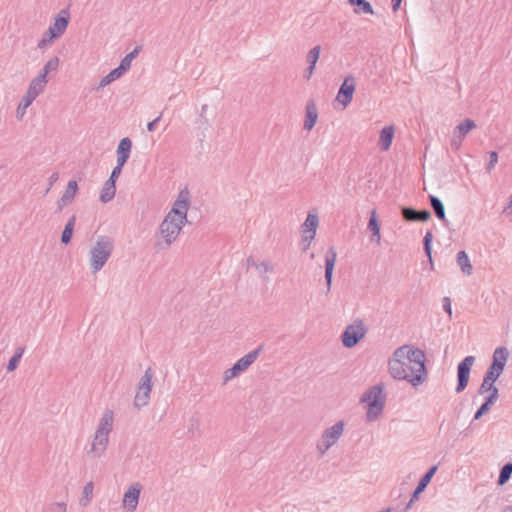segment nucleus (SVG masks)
<instances>
[{
	"label": "nucleus",
	"instance_id": "1",
	"mask_svg": "<svg viewBox=\"0 0 512 512\" xmlns=\"http://www.w3.org/2000/svg\"><path fill=\"white\" fill-rule=\"evenodd\" d=\"M394 356L409 361V370L414 373L410 379L412 386L418 387L426 381L428 371L425 364L426 355L423 350L410 345H402L394 351Z\"/></svg>",
	"mask_w": 512,
	"mask_h": 512
},
{
	"label": "nucleus",
	"instance_id": "2",
	"mask_svg": "<svg viewBox=\"0 0 512 512\" xmlns=\"http://www.w3.org/2000/svg\"><path fill=\"white\" fill-rule=\"evenodd\" d=\"M508 357L509 351L506 347L501 346L495 349L492 356V362L488 367L484 375L483 382L478 389L479 394L487 393L492 389L495 382L503 373Z\"/></svg>",
	"mask_w": 512,
	"mask_h": 512
},
{
	"label": "nucleus",
	"instance_id": "3",
	"mask_svg": "<svg viewBox=\"0 0 512 512\" xmlns=\"http://www.w3.org/2000/svg\"><path fill=\"white\" fill-rule=\"evenodd\" d=\"M383 391L384 385L383 383H379L370 387L360 398V402L367 403L368 410L366 412V419L369 422L378 419L383 412L386 402V395Z\"/></svg>",
	"mask_w": 512,
	"mask_h": 512
},
{
	"label": "nucleus",
	"instance_id": "4",
	"mask_svg": "<svg viewBox=\"0 0 512 512\" xmlns=\"http://www.w3.org/2000/svg\"><path fill=\"white\" fill-rule=\"evenodd\" d=\"M185 224L182 220L166 215L159 226V233L163 240L156 242V249L158 251L168 249L177 239Z\"/></svg>",
	"mask_w": 512,
	"mask_h": 512
},
{
	"label": "nucleus",
	"instance_id": "5",
	"mask_svg": "<svg viewBox=\"0 0 512 512\" xmlns=\"http://www.w3.org/2000/svg\"><path fill=\"white\" fill-rule=\"evenodd\" d=\"M114 249V242L109 236H99L95 245L92 247L91 254V266L93 272H97L102 269L110 258Z\"/></svg>",
	"mask_w": 512,
	"mask_h": 512
},
{
	"label": "nucleus",
	"instance_id": "6",
	"mask_svg": "<svg viewBox=\"0 0 512 512\" xmlns=\"http://www.w3.org/2000/svg\"><path fill=\"white\" fill-rule=\"evenodd\" d=\"M263 350V345H259L255 350L249 352L244 357L237 360L232 367L227 369L223 375V385L237 377L242 372L246 371L258 358L261 351Z\"/></svg>",
	"mask_w": 512,
	"mask_h": 512
},
{
	"label": "nucleus",
	"instance_id": "7",
	"mask_svg": "<svg viewBox=\"0 0 512 512\" xmlns=\"http://www.w3.org/2000/svg\"><path fill=\"white\" fill-rule=\"evenodd\" d=\"M367 328L361 319H356L352 324L348 325L341 335V341L344 347L353 348L366 335Z\"/></svg>",
	"mask_w": 512,
	"mask_h": 512
},
{
	"label": "nucleus",
	"instance_id": "8",
	"mask_svg": "<svg viewBox=\"0 0 512 512\" xmlns=\"http://www.w3.org/2000/svg\"><path fill=\"white\" fill-rule=\"evenodd\" d=\"M152 377L153 371L151 367H148L144 375L140 378L138 384L137 392L134 398L135 407L141 408L148 404L150 392L152 390Z\"/></svg>",
	"mask_w": 512,
	"mask_h": 512
},
{
	"label": "nucleus",
	"instance_id": "9",
	"mask_svg": "<svg viewBox=\"0 0 512 512\" xmlns=\"http://www.w3.org/2000/svg\"><path fill=\"white\" fill-rule=\"evenodd\" d=\"M190 206L189 200V192L188 190H182L178 194L177 199L175 200L171 210L168 212V216L175 217L178 220H182L185 223H188L187 220V212Z\"/></svg>",
	"mask_w": 512,
	"mask_h": 512
},
{
	"label": "nucleus",
	"instance_id": "10",
	"mask_svg": "<svg viewBox=\"0 0 512 512\" xmlns=\"http://www.w3.org/2000/svg\"><path fill=\"white\" fill-rule=\"evenodd\" d=\"M475 362L474 356H466L457 366L456 393L464 391L468 385L471 368Z\"/></svg>",
	"mask_w": 512,
	"mask_h": 512
},
{
	"label": "nucleus",
	"instance_id": "11",
	"mask_svg": "<svg viewBox=\"0 0 512 512\" xmlns=\"http://www.w3.org/2000/svg\"><path fill=\"white\" fill-rule=\"evenodd\" d=\"M475 127L476 123L470 118H466L460 124H458L453 130V137L450 142L451 148L455 151H458L462 145V140Z\"/></svg>",
	"mask_w": 512,
	"mask_h": 512
},
{
	"label": "nucleus",
	"instance_id": "12",
	"mask_svg": "<svg viewBox=\"0 0 512 512\" xmlns=\"http://www.w3.org/2000/svg\"><path fill=\"white\" fill-rule=\"evenodd\" d=\"M405 366V360L401 357L394 356V353L388 361V370L392 378L396 380H405L410 383V379H412L411 376H414V373H408Z\"/></svg>",
	"mask_w": 512,
	"mask_h": 512
},
{
	"label": "nucleus",
	"instance_id": "13",
	"mask_svg": "<svg viewBox=\"0 0 512 512\" xmlns=\"http://www.w3.org/2000/svg\"><path fill=\"white\" fill-rule=\"evenodd\" d=\"M355 92V78L353 75H348L344 78L343 83L337 93L336 99L343 104L344 107L348 106Z\"/></svg>",
	"mask_w": 512,
	"mask_h": 512
},
{
	"label": "nucleus",
	"instance_id": "14",
	"mask_svg": "<svg viewBox=\"0 0 512 512\" xmlns=\"http://www.w3.org/2000/svg\"><path fill=\"white\" fill-rule=\"evenodd\" d=\"M318 224V216L309 212L302 225L303 240L308 241V244L303 247L304 252L310 247L312 240L315 238Z\"/></svg>",
	"mask_w": 512,
	"mask_h": 512
},
{
	"label": "nucleus",
	"instance_id": "15",
	"mask_svg": "<svg viewBox=\"0 0 512 512\" xmlns=\"http://www.w3.org/2000/svg\"><path fill=\"white\" fill-rule=\"evenodd\" d=\"M401 215L406 222H426L431 218L428 209L417 210L411 206H402Z\"/></svg>",
	"mask_w": 512,
	"mask_h": 512
},
{
	"label": "nucleus",
	"instance_id": "16",
	"mask_svg": "<svg viewBox=\"0 0 512 512\" xmlns=\"http://www.w3.org/2000/svg\"><path fill=\"white\" fill-rule=\"evenodd\" d=\"M337 260V252L334 246H331L327 249L325 254V282L327 286V292L331 290L332 280H333V272L335 268V263Z\"/></svg>",
	"mask_w": 512,
	"mask_h": 512
},
{
	"label": "nucleus",
	"instance_id": "17",
	"mask_svg": "<svg viewBox=\"0 0 512 512\" xmlns=\"http://www.w3.org/2000/svg\"><path fill=\"white\" fill-rule=\"evenodd\" d=\"M69 20L70 18L68 9H62L54 18V23L49 26L48 30L51 34L60 37L66 31L69 24Z\"/></svg>",
	"mask_w": 512,
	"mask_h": 512
},
{
	"label": "nucleus",
	"instance_id": "18",
	"mask_svg": "<svg viewBox=\"0 0 512 512\" xmlns=\"http://www.w3.org/2000/svg\"><path fill=\"white\" fill-rule=\"evenodd\" d=\"M142 486L139 483L132 484L125 492L123 505L130 511H135L139 502Z\"/></svg>",
	"mask_w": 512,
	"mask_h": 512
},
{
	"label": "nucleus",
	"instance_id": "19",
	"mask_svg": "<svg viewBox=\"0 0 512 512\" xmlns=\"http://www.w3.org/2000/svg\"><path fill=\"white\" fill-rule=\"evenodd\" d=\"M108 441L109 435L96 431L92 441L91 450L88 453L93 454L94 457H100L106 450Z\"/></svg>",
	"mask_w": 512,
	"mask_h": 512
},
{
	"label": "nucleus",
	"instance_id": "20",
	"mask_svg": "<svg viewBox=\"0 0 512 512\" xmlns=\"http://www.w3.org/2000/svg\"><path fill=\"white\" fill-rule=\"evenodd\" d=\"M437 469H438V466L437 465H432L426 472L425 474L420 478L416 488L414 489V491L412 492V501H416L419 499V496L422 492H424V490L426 489V487L429 485V483L431 482V479L432 477L435 475V473L437 472Z\"/></svg>",
	"mask_w": 512,
	"mask_h": 512
},
{
	"label": "nucleus",
	"instance_id": "21",
	"mask_svg": "<svg viewBox=\"0 0 512 512\" xmlns=\"http://www.w3.org/2000/svg\"><path fill=\"white\" fill-rule=\"evenodd\" d=\"M318 119V110L314 100L308 101L305 111L304 129L310 131L315 126Z\"/></svg>",
	"mask_w": 512,
	"mask_h": 512
},
{
	"label": "nucleus",
	"instance_id": "22",
	"mask_svg": "<svg viewBox=\"0 0 512 512\" xmlns=\"http://www.w3.org/2000/svg\"><path fill=\"white\" fill-rule=\"evenodd\" d=\"M429 203L434 211L435 216L443 223L445 227H449V221L446 218L445 207L441 199L435 195H429Z\"/></svg>",
	"mask_w": 512,
	"mask_h": 512
},
{
	"label": "nucleus",
	"instance_id": "23",
	"mask_svg": "<svg viewBox=\"0 0 512 512\" xmlns=\"http://www.w3.org/2000/svg\"><path fill=\"white\" fill-rule=\"evenodd\" d=\"M394 138V126H385L380 131L378 146L382 151H388Z\"/></svg>",
	"mask_w": 512,
	"mask_h": 512
},
{
	"label": "nucleus",
	"instance_id": "24",
	"mask_svg": "<svg viewBox=\"0 0 512 512\" xmlns=\"http://www.w3.org/2000/svg\"><path fill=\"white\" fill-rule=\"evenodd\" d=\"M345 423L344 421H338L333 426L325 429L322 433V437L326 440L333 441V445L335 442L341 437L344 431Z\"/></svg>",
	"mask_w": 512,
	"mask_h": 512
},
{
	"label": "nucleus",
	"instance_id": "25",
	"mask_svg": "<svg viewBox=\"0 0 512 512\" xmlns=\"http://www.w3.org/2000/svg\"><path fill=\"white\" fill-rule=\"evenodd\" d=\"M113 420H114V413L112 410L107 409L104 413L102 418L100 419L98 428L96 431L103 432L104 434L109 435L113 428Z\"/></svg>",
	"mask_w": 512,
	"mask_h": 512
},
{
	"label": "nucleus",
	"instance_id": "26",
	"mask_svg": "<svg viewBox=\"0 0 512 512\" xmlns=\"http://www.w3.org/2000/svg\"><path fill=\"white\" fill-rule=\"evenodd\" d=\"M115 193H116V183L113 182L112 179H108L103 185V188L100 192L99 200L102 203H107L115 197Z\"/></svg>",
	"mask_w": 512,
	"mask_h": 512
},
{
	"label": "nucleus",
	"instance_id": "27",
	"mask_svg": "<svg viewBox=\"0 0 512 512\" xmlns=\"http://www.w3.org/2000/svg\"><path fill=\"white\" fill-rule=\"evenodd\" d=\"M47 83H48L47 79H44L42 76L37 75L30 82L27 92H29L30 94H32L35 97H38L39 94H41L44 91Z\"/></svg>",
	"mask_w": 512,
	"mask_h": 512
},
{
	"label": "nucleus",
	"instance_id": "28",
	"mask_svg": "<svg viewBox=\"0 0 512 512\" xmlns=\"http://www.w3.org/2000/svg\"><path fill=\"white\" fill-rule=\"evenodd\" d=\"M354 7L356 14H374V10L370 2L366 0H347Z\"/></svg>",
	"mask_w": 512,
	"mask_h": 512
},
{
	"label": "nucleus",
	"instance_id": "29",
	"mask_svg": "<svg viewBox=\"0 0 512 512\" xmlns=\"http://www.w3.org/2000/svg\"><path fill=\"white\" fill-rule=\"evenodd\" d=\"M76 223V216L72 215L69 220L67 221L66 225L64 226V229L62 231L61 235V243L64 245H68L71 242L74 227Z\"/></svg>",
	"mask_w": 512,
	"mask_h": 512
},
{
	"label": "nucleus",
	"instance_id": "30",
	"mask_svg": "<svg viewBox=\"0 0 512 512\" xmlns=\"http://www.w3.org/2000/svg\"><path fill=\"white\" fill-rule=\"evenodd\" d=\"M456 261L461 271L465 275H471L473 267L471 265L470 259L465 251H459L457 253Z\"/></svg>",
	"mask_w": 512,
	"mask_h": 512
},
{
	"label": "nucleus",
	"instance_id": "31",
	"mask_svg": "<svg viewBox=\"0 0 512 512\" xmlns=\"http://www.w3.org/2000/svg\"><path fill=\"white\" fill-rule=\"evenodd\" d=\"M60 60L57 56L52 57L47 61L44 67L40 70L39 76H42L44 79H47V76L50 72L57 71L59 67Z\"/></svg>",
	"mask_w": 512,
	"mask_h": 512
},
{
	"label": "nucleus",
	"instance_id": "32",
	"mask_svg": "<svg viewBox=\"0 0 512 512\" xmlns=\"http://www.w3.org/2000/svg\"><path fill=\"white\" fill-rule=\"evenodd\" d=\"M24 351H25L24 347L16 348L14 355L8 361V364L6 367L8 372H12L17 369V367L19 366L20 360L23 356Z\"/></svg>",
	"mask_w": 512,
	"mask_h": 512
},
{
	"label": "nucleus",
	"instance_id": "33",
	"mask_svg": "<svg viewBox=\"0 0 512 512\" xmlns=\"http://www.w3.org/2000/svg\"><path fill=\"white\" fill-rule=\"evenodd\" d=\"M512 477V461H509L503 465L500 470L497 484L502 486L509 481Z\"/></svg>",
	"mask_w": 512,
	"mask_h": 512
},
{
	"label": "nucleus",
	"instance_id": "34",
	"mask_svg": "<svg viewBox=\"0 0 512 512\" xmlns=\"http://www.w3.org/2000/svg\"><path fill=\"white\" fill-rule=\"evenodd\" d=\"M93 482H88L84 488H83V492H82V497L80 498L79 500V505L82 506V507H86L90 500H91V497L93 495Z\"/></svg>",
	"mask_w": 512,
	"mask_h": 512
},
{
	"label": "nucleus",
	"instance_id": "35",
	"mask_svg": "<svg viewBox=\"0 0 512 512\" xmlns=\"http://www.w3.org/2000/svg\"><path fill=\"white\" fill-rule=\"evenodd\" d=\"M432 241H433V234L431 231H427L426 234L423 237V249L425 252V255L428 257L429 262L432 264Z\"/></svg>",
	"mask_w": 512,
	"mask_h": 512
},
{
	"label": "nucleus",
	"instance_id": "36",
	"mask_svg": "<svg viewBox=\"0 0 512 512\" xmlns=\"http://www.w3.org/2000/svg\"><path fill=\"white\" fill-rule=\"evenodd\" d=\"M131 149H132L131 139L129 137H124L118 143L116 153L130 156Z\"/></svg>",
	"mask_w": 512,
	"mask_h": 512
},
{
	"label": "nucleus",
	"instance_id": "37",
	"mask_svg": "<svg viewBox=\"0 0 512 512\" xmlns=\"http://www.w3.org/2000/svg\"><path fill=\"white\" fill-rule=\"evenodd\" d=\"M78 191V184L75 180H71L68 182V185L63 193L64 199H68L70 202L73 201L76 193Z\"/></svg>",
	"mask_w": 512,
	"mask_h": 512
},
{
	"label": "nucleus",
	"instance_id": "38",
	"mask_svg": "<svg viewBox=\"0 0 512 512\" xmlns=\"http://www.w3.org/2000/svg\"><path fill=\"white\" fill-rule=\"evenodd\" d=\"M36 98L37 97L33 96L32 94H30L29 92L26 91L25 95L23 96V98L21 99V102L19 103V105L17 107V115L20 114V109H23V113H25V110L32 104V102Z\"/></svg>",
	"mask_w": 512,
	"mask_h": 512
},
{
	"label": "nucleus",
	"instance_id": "39",
	"mask_svg": "<svg viewBox=\"0 0 512 512\" xmlns=\"http://www.w3.org/2000/svg\"><path fill=\"white\" fill-rule=\"evenodd\" d=\"M367 227L371 232H380L381 226H380V222L377 218V213H376L375 209H373L370 213V218H369Z\"/></svg>",
	"mask_w": 512,
	"mask_h": 512
},
{
	"label": "nucleus",
	"instance_id": "40",
	"mask_svg": "<svg viewBox=\"0 0 512 512\" xmlns=\"http://www.w3.org/2000/svg\"><path fill=\"white\" fill-rule=\"evenodd\" d=\"M57 38L58 37L56 35L51 34L50 31L47 29L42 35L41 40L38 42L37 47L39 49H43L47 45L51 44L54 41V39Z\"/></svg>",
	"mask_w": 512,
	"mask_h": 512
},
{
	"label": "nucleus",
	"instance_id": "41",
	"mask_svg": "<svg viewBox=\"0 0 512 512\" xmlns=\"http://www.w3.org/2000/svg\"><path fill=\"white\" fill-rule=\"evenodd\" d=\"M321 52V46H314L307 54V62L308 64H316Z\"/></svg>",
	"mask_w": 512,
	"mask_h": 512
},
{
	"label": "nucleus",
	"instance_id": "42",
	"mask_svg": "<svg viewBox=\"0 0 512 512\" xmlns=\"http://www.w3.org/2000/svg\"><path fill=\"white\" fill-rule=\"evenodd\" d=\"M333 446V441L326 440L321 436V440L317 443V450L324 455L327 450Z\"/></svg>",
	"mask_w": 512,
	"mask_h": 512
},
{
	"label": "nucleus",
	"instance_id": "43",
	"mask_svg": "<svg viewBox=\"0 0 512 512\" xmlns=\"http://www.w3.org/2000/svg\"><path fill=\"white\" fill-rule=\"evenodd\" d=\"M127 71L121 67L120 65L114 69H112L108 74L111 76V78L115 81L119 79L123 74H125Z\"/></svg>",
	"mask_w": 512,
	"mask_h": 512
},
{
	"label": "nucleus",
	"instance_id": "44",
	"mask_svg": "<svg viewBox=\"0 0 512 512\" xmlns=\"http://www.w3.org/2000/svg\"><path fill=\"white\" fill-rule=\"evenodd\" d=\"M489 157H490V159H489V162H488V164H487V166H486V170H487V172H490V171H491V169H492V168L495 166V164L497 163V161H498V154H497V152H496V151H491V152H489Z\"/></svg>",
	"mask_w": 512,
	"mask_h": 512
},
{
	"label": "nucleus",
	"instance_id": "45",
	"mask_svg": "<svg viewBox=\"0 0 512 512\" xmlns=\"http://www.w3.org/2000/svg\"><path fill=\"white\" fill-rule=\"evenodd\" d=\"M132 60H133V56L128 53L127 55H125L124 58H122L119 65L121 67H123L126 71H128L131 67Z\"/></svg>",
	"mask_w": 512,
	"mask_h": 512
},
{
	"label": "nucleus",
	"instance_id": "46",
	"mask_svg": "<svg viewBox=\"0 0 512 512\" xmlns=\"http://www.w3.org/2000/svg\"><path fill=\"white\" fill-rule=\"evenodd\" d=\"M51 512H66V503L56 502L50 506Z\"/></svg>",
	"mask_w": 512,
	"mask_h": 512
},
{
	"label": "nucleus",
	"instance_id": "47",
	"mask_svg": "<svg viewBox=\"0 0 512 512\" xmlns=\"http://www.w3.org/2000/svg\"><path fill=\"white\" fill-rule=\"evenodd\" d=\"M489 410H490V408L482 403L481 406L478 408V410L475 412L473 420H479Z\"/></svg>",
	"mask_w": 512,
	"mask_h": 512
},
{
	"label": "nucleus",
	"instance_id": "48",
	"mask_svg": "<svg viewBox=\"0 0 512 512\" xmlns=\"http://www.w3.org/2000/svg\"><path fill=\"white\" fill-rule=\"evenodd\" d=\"M257 270L261 273H267L273 270L271 264L267 261H263L257 265Z\"/></svg>",
	"mask_w": 512,
	"mask_h": 512
},
{
	"label": "nucleus",
	"instance_id": "49",
	"mask_svg": "<svg viewBox=\"0 0 512 512\" xmlns=\"http://www.w3.org/2000/svg\"><path fill=\"white\" fill-rule=\"evenodd\" d=\"M443 309L448 314L449 318L452 317V306H451V300L449 297L443 298Z\"/></svg>",
	"mask_w": 512,
	"mask_h": 512
},
{
	"label": "nucleus",
	"instance_id": "50",
	"mask_svg": "<svg viewBox=\"0 0 512 512\" xmlns=\"http://www.w3.org/2000/svg\"><path fill=\"white\" fill-rule=\"evenodd\" d=\"M122 168L119 166H115L110 174V177L108 179H112L113 182L116 183L117 179L119 178L121 174Z\"/></svg>",
	"mask_w": 512,
	"mask_h": 512
},
{
	"label": "nucleus",
	"instance_id": "51",
	"mask_svg": "<svg viewBox=\"0 0 512 512\" xmlns=\"http://www.w3.org/2000/svg\"><path fill=\"white\" fill-rule=\"evenodd\" d=\"M114 80L111 78V76L109 74H107L106 76H104L100 82H99V85H98V89L100 88H104L105 86L109 85L110 83H112Z\"/></svg>",
	"mask_w": 512,
	"mask_h": 512
},
{
	"label": "nucleus",
	"instance_id": "52",
	"mask_svg": "<svg viewBox=\"0 0 512 512\" xmlns=\"http://www.w3.org/2000/svg\"><path fill=\"white\" fill-rule=\"evenodd\" d=\"M129 157L130 156H128V155L117 154V165L116 166L123 168V166L127 163Z\"/></svg>",
	"mask_w": 512,
	"mask_h": 512
},
{
	"label": "nucleus",
	"instance_id": "53",
	"mask_svg": "<svg viewBox=\"0 0 512 512\" xmlns=\"http://www.w3.org/2000/svg\"><path fill=\"white\" fill-rule=\"evenodd\" d=\"M161 117H162V113L158 117H156L154 120H152L151 122H149L147 124V130L149 132H153L156 129L157 123L160 121Z\"/></svg>",
	"mask_w": 512,
	"mask_h": 512
},
{
	"label": "nucleus",
	"instance_id": "54",
	"mask_svg": "<svg viewBox=\"0 0 512 512\" xmlns=\"http://www.w3.org/2000/svg\"><path fill=\"white\" fill-rule=\"evenodd\" d=\"M68 203H71L68 199H64V197L62 196L58 202H57V212H60L62 211V209L64 208V206H66Z\"/></svg>",
	"mask_w": 512,
	"mask_h": 512
},
{
	"label": "nucleus",
	"instance_id": "55",
	"mask_svg": "<svg viewBox=\"0 0 512 512\" xmlns=\"http://www.w3.org/2000/svg\"><path fill=\"white\" fill-rule=\"evenodd\" d=\"M315 66H316V64H309L308 67L306 68L304 77L307 80H309L311 78V76L315 70Z\"/></svg>",
	"mask_w": 512,
	"mask_h": 512
},
{
	"label": "nucleus",
	"instance_id": "56",
	"mask_svg": "<svg viewBox=\"0 0 512 512\" xmlns=\"http://www.w3.org/2000/svg\"><path fill=\"white\" fill-rule=\"evenodd\" d=\"M503 213L506 215H509L510 213H512V195H510L508 197V201H507L506 206L503 209Z\"/></svg>",
	"mask_w": 512,
	"mask_h": 512
},
{
	"label": "nucleus",
	"instance_id": "57",
	"mask_svg": "<svg viewBox=\"0 0 512 512\" xmlns=\"http://www.w3.org/2000/svg\"><path fill=\"white\" fill-rule=\"evenodd\" d=\"M487 393H488V396L492 397L494 400L497 401V399L499 397V390H498V388L495 385Z\"/></svg>",
	"mask_w": 512,
	"mask_h": 512
},
{
	"label": "nucleus",
	"instance_id": "58",
	"mask_svg": "<svg viewBox=\"0 0 512 512\" xmlns=\"http://www.w3.org/2000/svg\"><path fill=\"white\" fill-rule=\"evenodd\" d=\"M370 241L380 244V241H381L380 232H371Z\"/></svg>",
	"mask_w": 512,
	"mask_h": 512
},
{
	"label": "nucleus",
	"instance_id": "59",
	"mask_svg": "<svg viewBox=\"0 0 512 512\" xmlns=\"http://www.w3.org/2000/svg\"><path fill=\"white\" fill-rule=\"evenodd\" d=\"M402 0H391L392 10L398 11L401 6Z\"/></svg>",
	"mask_w": 512,
	"mask_h": 512
},
{
	"label": "nucleus",
	"instance_id": "60",
	"mask_svg": "<svg viewBox=\"0 0 512 512\" xmlns=\"http://www.w3.org/2000/svg\"><path fill=\"white\" fill-rule=\"evenodd\" d=\"M496 402V400H494L492 397L490 396H486L485 399H484V402L483 404L486 405L487 407L491 408V406Z\"/></svg>",
	"mask_w": 512,
	"mask_h": 512
},
{
	"label": "nucleus",
	"instance_id": "61",
	"mask_svg": "<svg viewBox=\"0 0 512 512\" xmlns=\"http://www.w3.org/2000/svg\"><path fill=\"white\" fill-rule=\"evenodd\" d=\"M141 50H142V46L138 45L129 54L132 55L133 59H134L137 57V55L140 53Z\"/></svg>",
	"mask_w": 512,
	"mask_h": 512
},
{
	"label": "nucleus",
	"instance_id": "62",
	"mask_svg": "<svg viewBox=\"0 0 512 512\" xmlns=\"http://www.w3.org/2000/svg\"><path fill=\"white\" fill-rule=\"evenodd\" d=\"M141 50H142V46L138 45L129 54L132 55L133 59H134L137 57V55L140 53Z\"/></svg>",
	"mask_w": 512,
	"mask_h": 512
},
{
	"label": "nucleus",
	"instance_id": "63",
	"mask_svg": "<svg viewBox=\"0 0 512 512\" xmlns=\"http://www.w3.org/2000/svg\"><path fill=\"white\" fill-rule=\"evenodd\" d=\"M58 178H59V175H58V173H57V172L52 173V174H51V176H50V178H49V184H50V186H52V185H53V183H54V182H56V181L58 180Z\"/></svg>",
	"mask_w": 512,
	"mask_h": 512
},
{
	"label": "nucleus",
	"instance_id": "64",
	"mask_svg": "<svg viewBox=\"0 0 512 512\" xmlns=\"http://www.w3.org/2000/svg\"><path fill=\"white\" fill-rule=\"evenodd\" d=\"M247 265L253 266L257 269V265H259V264L253 259V257L250 256L247 258Z\"/></svg>",
	"mask_w": 512,
	"mask_h": 512
}]
</instances>
